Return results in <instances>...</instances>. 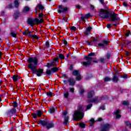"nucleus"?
I'll return each instance as SVG.
<instances>
[{"mask_svg": "<svg viewBox=\"0 0 131 131\" xmlns=\"http://www.w3.org/2000/svg\"><path fill=\"white\" fill-rule=\"evenodd\" d=\"M83 109H84V106L80 105L78 106V110L75 111L73 115L75 120L79 121V120H81L82 118H83Z\"/></svg>", "mask_w": 131, "mask_h": 131, "instance_id": "nucleus-1", "label": "nucleus"}, {"mask_svg": "<svg viewBox=\"0 0 131 131\" xmlns=\"http://www.w3.org/2000/svg\"><path fill=\"white\" fill-rule=\"evenodd\" d=\"M27 62L30 63L28 65V68L31 70L33 67H37L38 59L36 57H29Z\"/></svg>", "mask_w": 131, "mask_h": 131, "instance_id": "nucleus-2", "label": "nucleus"}, {"mask_svg": "<svg viewBox=\"0 0 131 131\" xmlns=\"http://www.w3.org/2000/svg\"><path fill=\"white\" fill-rule=\"evenodd\" d=\"M96 54L95 53H91L89 54H88V56L84 57V59L86 60V61H82L81 63L83 66H84V67H89L91 64H92V59H93V57L92 56H95Z\"/></svg>", "mask_w": 131, "mask_h": 131, "instance_id": "nucleus-3", "label": "nucleus"}, {"mask_svg": "<svg viewBox=\"0 0 131 131\" xmlns=\"http://www.w3.org/2000/svg\"><path fill=\"white\" fill-rule=\"evenodd\" d=\"M99 16L102 19H107L109 17V12L105 9H101L99 12Z\"/></svg>", "mask_w": 131, "mask_h": 131, "instance_id": "nucleus-4", "label": "nucleus"}, {"mask_svg": "<svg viewBox=\"0 0 131 131\" xmlns=\"http://www.w3.org/2000/svg\"><path fill=\"white\" fill-rule=\"evenodd\" d=\"M33 69L31 70L32 73L36 74L37 76H41L43 73V70L42 69H36L37 67H33Z\"/></svg>", "mask_w": 131, "mask_h": 131, "instance_id": "nucleus-5", "label": "nucleus"}, {"mask_svg": "<svg viewBox=\"0 0 131 131\" xmlns=\"http://www.w3.org/2000/svg\"><path fill=\"white\" fill-rule=\"evenodd\" d=\"M111 127V125H110V124H108V123L103 124L101 125L100 131H107L110 129Z\"/></svg>", "mask_w": 131, "mask_h": 131, "instance_id": "nucleus-6", "label": "nucleus"}, {"mask_svg": "<svg viewBox=\"0 0 131 131\" xmlns=\"http://www.w3.org/2000/svg\"><path fill=\"white\" fill-rule=\"evenodd\" d=\"M110 16L111 20H112L113 22H116L120 19L119 17H118V14L115 13H111Z\"/></svg>", "mask_w": 131, "mask_h": 131, "instance_id": "nucleus-7", "label": "nucleus"}, {"mask_svg": "<svg viewBox=\"0 0 131 131\" xmlns=\"http://www.w3.org/2000/svg\"><path fill=\"white\" fill-rule=\"evenodd\" d=\"M68 12V8L64 7L63 5H59L58 12V13H67Z\"/></svg>", "mask_w": 131, "mask_h": 131, "instance_id": "nucleus-8", "label": "nucleus"}, {"mask_svg": "<svg viewBox=\"0 0 131 131\" xmlns=\"http://www.w3.org/2000/svg\"><path fill=\"white\" fill-rule=\"evenodd\" d=\"M58 70V68L54 67L52 68L51 70H47L46 74H47V75H51L52 73H54V72H57Z\"/></svg>", "mask_w": 131, "mask_h": 131, "instance_id": "nucleus-9", "label": "nucleus"}, {"mask_svg": "<svg viewBox=\"0 0 131 131\" xmlns=\"http://www.w3.org/2000/svg\"><path fill=\"white\" fill-rule=\"evenodd\" d=\"M72 75L74 76H77L76 79L77 80H80L81 79V76H80V73L78 70H74L72 73Z\"/></svg>", "mask_w": 131, "mask_h": 131, "instance_id": "nucleus-10", "label": "nucleus"}, {"mask_svg": "<svg viewBox=\"0 0 131 131\" xmlns=\"http://www.w3.org/2000/svg\"><path fill=\"white\" fill-rule=\"evenodd\" d=\"M63 115L64 116V121L63 123L64 125H67L69 123V121H68L69 119V117L66 115H67V112L65 111L63 112Z\"/></svg>", "mask_w": 131, "mask_h": 131, "instance_id": "nucleus-11", "label": "nucleus"}, {"mask_svg": "<svg viewBox=\"0 0 131 131\" xmlns=\"http://www.w3.org/2000/svg\"><path fill=\"white\" fill-rule=\"evenodd\" d=\"M42 115V112L41 111H37L35 112V113L32 114V117L33 118L35 119L36 117H40Z\"/></svg>", "mask_w": 131, "mask_h": 131, "instance_id": "nucleus-12", "label": "nucleus"}, {"mask_svg": "<svg viewBox=\"0 0 131 131\" xmlns=\"http://www.w3.org/2000/svg\"><path fill=\"white\" fill-rule=\"evenodd\" d=\"M108 39H106V40H103L101 43H98L99 47H102V48H105V47H107L108 46Z\"/></svg>", "mask_w": 131, "mask_h": 131, "instance_id": "nucleus-13", "label": "nucleus"}, {"mask_svg": "<svg viewBox=\"0 0 131 131\" xmlns=\"http://www.w3.org/2000/svg\"><path fill=\"white\" fill-rule=\"evenodd\" d=\"M27 22L28 24H29V25H30V26H31V27H33V26H34V19L32 18H29L27 19Z\"/></svg>", "mask_w": 131, "mask_h": 131, "instance_id": "nucleus-14", "label": "nucleus"}, {"mask_svg": "<svg viewBox=\"0 0 131 131\" xmlns=\"http://www.w3.org/2000/svg\"><path fill=\"white\" fill-rule=\"evenodd\" d=\"M118 80H119V75L114 74L112 78V81L113 82H118Z\"/></svg>", "mask_w": 131, "mask_h": 131, "instance_id": "nucleus-15", "label": "nucleus"}, {"mask_svg": "<svg viewBox=\"0 0 131 131\" xmlns=\"http://www.w3.org/2000/svg\"><path fill=\"white\" fill-rule=\"evenodd\" d=\"M16 113V108H13L10 110V111H8L6 112L7 115L10 116V114H15Z\"/></svg>", "mask_w": 131, "mask_h": 131, "instance_id": "nucleus-16", "label": "nucleus"}, {"mask_svg": "<svg viewBox=\"0 0 131 131\" xmlns=\"http://www.w3.org/2000/svg\"><path fill=\"white\" fill-rule=\"evenodd\" d=\"M68 81L69 83V85H70L71 86H74V85H75V81L72 78L69 79L68 80Z\"/></svg>", "mask_w": 131, "mask_h": 131, "instance_id": "nucleus-17", "label": "nucleus"}, {"mask_svg": "<svg viewBox=\"0 0 131 131\" xmlns=\"http://www.w3.org/2000/svg\"><path fill=\"white\" fill-rule=\"evenodd\" d=\"M29 11H30V8H29L28 6H25L22 10V13L24 14H26V13H28Z\"/></svg>", "mask_w": 131, "mask_h": 131, "instance_id": "nucleus-18", "label": "nucleus"}, {"mask_svg": "<svg viewBox=\"0 0 131 131\" xmlns=\"http://www.w3.org/2000/svg\"><path fill=\"white\" fill-rule=\"evenodd\" d=\"M90 17H92V15L90 13H88L84 16L81 17V19L82 21L84 22L85 21V19H88V18H90Z\"/></svg>", "mask_w": 131, "mask_h": 131, "instance_id": "nucleus-19", "label": "nucleus"}, {"mask_svg": "<svg viewBox=\"0 0 131 131\" xmlns=\"http://www.w3.org/2000/svg\"><path fill=\"white\" fill-rule=\"evenodd\" d=\"M20 16V12L19 10L15 11L13 14V18L16 20V19H18V17Z\"/></svg>", "mask_w": 131, "mask_h": 131, "instance_id": "nucleus-20", "label": "nucleus"}, {"mask_svg": "<svg viewBox=\"0 0 131 131\" xmlns=\"http://www.w3.org/2000/svg\"><path fill=\"white\" fill-rule=\"evenodd\" d=\"M52 127H54V124L53 123L48 122L46 125V128H47V129H50V128H52Z\"/></svg>", "mask_w": 131, "mask_h": 131, "instance_id": "nucleus-21", "label": "nucleus"}, {"mask_svg": "<svg viewBox=\"0 0 131 131\" xmlns=\"http://www.w3.org/2000/svg\"><path fill=\"white\" fill-rule=\"evenodd\" d=\"M120 113V110H118L114 112V114L116 115V118H120L121 117V116L119 115Z\"/></svg>", "mask_w": 131, "mask_h": 131, "instance_id": "nucleus-22", "label": "nucleus"}, {"mask_svg": "<svg viewBox=\"0 0 131 131\" xmlns=\"http://www.w3.org/2000/svg\"><path fill=\"white\" fill-rule=\"evenodd\" d=\"M98 102V97H95L93 99L88 101V103H97Z\"/></svg>", "mask_w": 131, "mask_h": 131, "instance_id": "nucleus-23", "label": "nucleus"}, {"mask_svg": "<svg viewBox=\"0 0 131 131\" xmlns=\"http://www.w3.org/2000/svg\"><path fill=\"white\" fill-rule=\"evenodd\" d=\"M95 95V92L94 91H91L88 93V98L89 99H91L93 98Z\"/></svg>", "mask_w": 131, "mask_h": 131, "instance_id": "nucleus-24", "label": "nucleus"}, {"mask_svg": "<svg viewBox=\"0 0 131 131\" xmlns=\"http://www.w3.org/2000/svg\"><path fill=\"white\" fill-rule=\"evenodd\" d=\"M49 121H47V120H40L39 121V123L40 124H42L43 125V126H47V124H48V122Z\"/></svg>", "mask_w": 131, "mask_h": 131, "instance_id": "nucleus-25", "label": "nucleus"}, {"mask_svg": "<svg viewBox=\"0 0 131 131\" xmlns=\"http://www.w3.org/2000/svg\"><path fill=\"white\" fill-rule=\"evenodd\" d=\"M103 80L104 82H108V81H111L112 78L108 76H106L104 77V78L103 79Z\"/></svg>", "mask_w": 131, "mask_h": 131, "instance_id": "nucleus-26", "label": "nucleus"}, {"mask_svg": "<svg viewBox=\"0 0 131 131\" xmlns=\"http://www.w3.org/2000/svg\"><path fill=\"white\" fill-rule=\"evenodd\" d=\"M37 7L39 8V10H41L42 11H43V9H45V7L40 4L38 5Z\"/></svg>", "mask_w": 131, "mask_h": 131, "instance_id": "nucleus-27", "label": "nucleus"}, {"mask_svg": "<svg viewBox=\"0 0 131 131\" xmlns=\"http://www.w3.org/2000/svg\"><path fill=\"white\" fill-rule=\"evenodd\" d=\"M12 106L14 108H17V107H18V103L16 102H13L12 103Z\"/></svg>", "mask_w": 131, "mask_h": 131, "instance_id": "nucleus-28", "label": "nucleus"}, {"mask_svg": "<svg viewBox=\"0 0 131 131\" xmlns=\"http://www.w3.org/2000/svg\"><path fill=\"white\" fill-rule=\"evenodd\" d=\"M34 24H39V19L38 18L34 19Z\"/></svg>", "mask_w": 131, "mask_h": 131, "instance_id": "nucleus-29", "label": "nucleus"}, {"mask_svg": "<svg viewBox=\"0 0 131 131\" xmlns=\"http://www.w3.org/2000/svg\"><path fill=\"white\" fill-rule=\"evenodd\" d=\"M63 96H64V97L66 98V99H67V98H68L69 96V93H68V92H67L66 93H64L63 94Z\"/></svg>", "mask_w": 131, "mask_h": 131, "instance_id": "nucleus-30", "label": "nucleus"}, {"mask_svg": "<svg viewBox=\"0 0 131 131\" xmlns=\"http://www.w3.org/2000/svg\"><path fill=\"white\" fill-rule=\"evenodd\" d=\"M14 6H15V8H18L19 2H18V1H16L14 2Z\"/></svg>", "mask_w": 131, "mask_h": 131, "instance_id": "nucleus-31", "label": "nucleus"}, {"mask_svg": "<svg viewBox=\"0 0 131 131\" xmlns=\"http://www.w3.org/2000/svg\"><path fill=\"white\" fill-rule=\"evenodd\" d=\"M12 79L14 81H17L18 80V76L14 75L12 77Z\"/></svg>", "mask_w": 131, "mask_h": 131, "instance_id": "nucleus-32", "label": "nucleus"}, {"mask_svg": "<svg viewBox=\"0 0 131 131\" xmlns=\"http://www.w3.org/2000/svg\"><path fill=\"white\" fill-rule=\"evenodd\" d=\"M92 41L93 43H98V39L95 37L93 38Z\"/></svg>", "mask_w": 131, "mask_h": 131, "instance_id": "nucleus-33", "label": "nucleus"}, {"mask_svg": "<svg viewBox=\"0 0 131 131\" xmlns=\"http://www.w3.org/2000/svg\"><path fill=\"white\" fill-rule=\"evenodd\" d=\"M79 125L80 127H82V128H84V127H85V124L83 123H80Z\"/></svg>", "mask_w": 131, "mask_h": 131, "instance_id": "nucleus-34", "label": "nucleus"}, {"mask_svg": "<svg viewBox=\"0 0 131 131\" xmlns=\"http://www.w3.org/2000/svg\"><path fill=\"white\" fill-rule=\"evenodd\" d=\"M58 57H59V58H60L62 60L65 59V56H64V55H63V54H60L59 55Z\"/></svg>", "mask_w": 131, "mask_h": 131, "instance_id": "nucleus-35", "label": "nucleus"}, {"mask_svg": "<svg viewBox=\"0 0 131 131\" xmlns=\"http://www.w3.org/2000/svg\"><path fill=\"white\" fill-rule=\"evenodd\" d=\"M125 124H126V125H127V126H128L129 127L131 128L130 122H129V121H126V122H125Z\"/></svg>", "mask_w": 131, "mask_h": 131, "instance_id": "nucleus-36", "label": "nucleus"}, {"mask_svg": "<svg viewBox=\"0 0 131 131\" xmlns=\"http://www.w3.org/2000/svg\"><path fill=\"white\" fill-rule=\"evenodd\" d=\"M56 109L55 107H52L51 108H50V113L52 114V113H54L55 111H56Z\"/></svg>", "mask_w": 131, "mask_h": 131, "instance_id": "nucleus-37", "label": "nucleus"}, {"mask_svg": "<svg viewBox=\"0 0 131 131\" xmlns=\"http://www.w3.org/2000/svg\"><path fill=\"white\" fill-rule=\"evenodd\" d=\"M84 93V89H81L79 91L80 95H83Z\"/></svg>", "mask_w": 131, "mask_h": 131, "instance_id": "nucleus-38", "label": "nucleus"}, {"mask_svg": "<svg viewBox=\"0 0 131 131\" xmlns=\"http://www.w3.org/2000/svg\"><path fill=\"white\" fill-rule=\"evenodd\" d=\"M71 30H72V31L73 32H74V31H75V30H76V27H74V26H72L71 27Z\"/></svg>", "mask_w": 131, "mask_h": 131, "instance_id": "nucleus-39", "label": "nucleus"}, {"mask_svg": "<svg viewBox=\"0 0 131 131\" xmlns=\"http://www.w3.org/2000/svg\"><path fill=\"white\" fill-rule=\"evenodd\" d=\"M105 61V59L103 58H100L99 59V63H103Z\"/></svg>", "mask_w": 131, "mask_h": 131, "instance_id": "nucleus-40", "label": "nucleus"}, {"mask_svg": "<svg viewBox=\"0 0 131 131\" xmlns=\"http://www.w3.org/2000/svg\"><path fill=\"white\" fill-rule=\"evenodd\" d=\"M110 57H111V54H110V52H107L106 54L107 59H110Z\"/></svg>", "mask_w": 131, "mask_h": 131, "instance_id": "nucleus-41", "label": "nucleus"}, {"mask_svg": "<svg viewBox=\"0 0 131 131\" xmlns=\"http://www.w3.org/2000/svg\"><path fill=\"white\" fill-rule=\"evenodd\" d=\"M92 106H93V104H90L86 106V109L87 110H90V108H92Z\"/></svg>", "mask_w": 131, "mask_h": 131, "instance_id": "nucleus-42", "label": "nucleus"}, {"mask_svg": "<svg viewBox=\"0 0 131 131\" xmlns=\"http://www.w3.org/2000/svg\"><path fill=\"white\" fill-rule=\"evenodd\" d=\"M11 35L12 36V37H15V38H16V36H17V35L16 34V33H14V32H12L11 33Z\"/></svg>", "mask_w": 131, "mask_h": 131, "instance_id": "nucleus-43", "label": "nucleus"}, {"mask_svg": "<svg viewBox=\"0 0 131 131\" xmlns=\"http://www.w3.org/2000/svg\"><path fill=\"white\" fill-rule=\"evenodd\" d=\"M129 43H131V42H127V41L125 42V45L126 48H128V45H129Z\"/></svg>", "mask_w": 131, "mask_h": 131, "instance_id": "nucleus-44", "label": "nucleus"}, {"mask_svg": "<svg viewBox=\"0 0 131 131\" xmlns=\"http://www.w3.org/2000/svg\"><path fill=\"white\" fill-rule=\"evenodd\" d=\"M47 95L48 97H52V96H53V94L51 92H47Z\"/></svg>", "mask_w": 131, "mask_h": 131, "instance_id": "nucleus-45", "label": "nucleus"}, {"mask_svg": "<svg viewBox=\"0 0 131 131\" xmlns=\"http://www.w3.org/2000/svg\"><path fill=\"white\" fill-rule=\"evenodd\" d=\"M53 65H54L53 63H48L47 64V67H48V68H50V67H52V66H53Z\"/></svg>", "mask_w": 131, "mask_h": 131, "instance_id": "nucleus-46", "label": "nucleus"}, {"mask_svg": "<svg viewBox=\"0 0 131 131\" xmlns=\"http://www.w3.org/2000/svg\"><path fill=\"white\" fill-rule=\"evenodd\" d=\"M123 105H128V101H123Z\"/></svg>", "mask_w": 131, "mask_h": 131, "instance_id": "nucleus-47", "label": "nucleus"}, {"mask_svg": "<svg viewBox=\"0 0 131 131\" xmlns=\"http://www.w3.org/2000/svg\"><path fill=\"white\" fill-rule=\"evenodd\" d=\"M62 42L65 46H67V41L65 39L62 40Z\"/></svg>", "mask_w": 131, "mask_h": 131, "instance_id": "nucleus-48", "label": "nucleus"}, {"mask_svg": "<svg viewBox=\"0 0 131 131\" xmlns=\"http://www.w3.org/2000/svg\"><path fill=\"white\" fill-rule=\"evenodd\" d=\"M32 38H35V39H37L38 37H37V36L35 35H33L31 36Z\"/></svg>", "mask_w": 131, "mask_h": 131, "instance_id": "nucleus-49", "label": "nucleus"}, {"mask_svg": "<svg viewBox=\"0 0 131 131\" xmlns=\"http://www.w3.org/2000/svg\"><path fill=\"white\" fill-rule=\"evenodd\" d=\"M86 30H87V31H88V32H91V31H92V27H89L87 28Z\"/></svg>", "mask_w": 131, "mask_h": 131, "instance_id": "nucleus-50", "label": "nucleus"}, {"mask_svg": "<svg viewBox=\"0 0 131 131\" xmlns=\"http://www.w3.org/2000/svg\"><path fill=\"white\" fill-rule=\"evenodd\" d=\"M69 90L71 93H74V88H70Z\"/></svg>", "mask_w": 131, "mask_h": 131, "instance_id": "nucleus-51", "label": "nucleus"}, {"mask_svg": "<svg viewBox=\"0 0 131 131\" xmlns=\"http://www.w3.org/2000/svg\"><path fill=\"white\" fill-rule=\"evenodd\" d=\"M28 32V29L26 30L25 31L23 32V34L24 35H26V34H27Z\"/></svg>", "mask_w": 131, "mask_h": 131, "instance_id": "nucleus-52", "label": "nucleus"}, {"mask_svg": "<svg viewBox=\"0 0 131 131\" xmlns=\"http://www.w3.org/2000/svg\"><path fill=\"white\" fill-rule=\"evenodd\" d=\"M45 45L47 48H49V47H50V43L49 42V41H46Z\"/></svg>", "mask_w": 131, "mask_h": 131, "instance_id": "nucleus-53", "label": "nucleus"}, {"mask_svg": "<svg viewBox=\"0 0 131 131\" xmlns=\"http://www.w3.org/2000/svg\"><path fill=\"white\" fill-rule=\"evenodd\" d=\"M8 8V9H12L13 8V5L12 4H9Z\"/></svg>", "mask_w": 131, "mask_h": 131, "instance_id": "nucleus-54", "label": "nucleus"}, {"mask_svg": "<svg viewBox=\"0 0 131 131\" xmlns=\"http://www.w3.org/2000/svg\"><path fill=\"white\" fill-rule=\"evenodd\" d=\"M86 42L88 46H91V45H92V43H93L92 42H90L89 41H86Z\"/></svg>", "mask_w": 131, "mask_h": 131, "instance_id": "nucleus-55", "label": "nucleus"}, {"mask_svg": "<svg viewBox=\"0 0 131 131\" xmlns=\"http://www.w3.org/2000/svg\"><path fill=\"white\" fill-rule=\"evenodd\" d=\"M123 5L124 7H128V5L126 4V2H123Z\"/></svg>", "mask_w": 131, "mask_h": 131, "instance_id": "nucleus-56", "label": "nucleus"}, {"mask_svg": "<svg viewBox=\"0 0 131 131\" xmlns=\"http://www.w3.org/2000/svg\"><path fill=\"white\" fill-rule=\"evenodd\" d=\"M106 27L107 28H111L112 26H111V24H108L107 25H106Z\"/></svg>", "mask_w": 131, "mask_h": 131, "instance_id": "nucleus-57", "label": "nucleus"}, {"mask_svg": "<svg viewBox=\"0 0 131 131\" xmlns=\"http://www.w3.org/2000/svg\"><path fill=\"white\" fill-rule=\"evenodd\" d=\"M125 55H126V56H129L130 53H129V52H127V51H125Z\"/></svg>", "mask_w": 131, "mask_h": 131, "instance_id": "nucleus-58", "label": "nucleus"}, {"mask_svg": "<svg viewBox=\"0 0 131 131\" xmlns=\"http://www.w3.org/2000/svg\"><path fill=\"white\" fill-rule=\"evenodd\" d=\"M43 22V19L41 18L40 20L39 19V23H42Z\"/></svg>", "mask_w": 131, "mask_h": 131, "instance_id": "nucleus-59", "label": "nucleus"}, {"mask_svg": "<svg viewBox=\"0 0 131 131\" xmlns=\"http://www.w3.org/2000/svg\"><path fill=\"white\" fill-rule=\"evenodd\" d=\"M95 122V119H91L90 120V123H93V122Z\"/></svg>", "mask_w": 131, "mask_h": 131, "instance_id": "nucleus-60", "label": "nucleus"}, {"mask_svg": "<svg viewBox=\"0 0 131 131\" xmlns=\"http://www.w3.org/2000/svg\"><path fill=\"white\" fill-rule=\"evenodd\" d=\"M43 16V14L41 13L39 14V18H41Z\"/></svg>", "mask_w": 131, "mask_h": 131, "instance_id": "nucleus-61", "label": "nucleus"}, {"mask_svg": "<svg viewBox=\"0 0 131 131\" xmlns=\"http://www.w3.org/2000/svg\"><path fill=\"white\" fill-rule=\"evenodd\" d=\"M63 82L64 83V84H67L68 83V81L64 80Z\"/></svg>", "mask_w": 131, "mask_h": 131, "instance_id": "nucleus-62", "label": "nucleus"}, {"mask_svg": "<svg viewBox=\"0 0 131 131\" xmlns=\"http://www.w3.org/2000/svg\"><path fill=\"white\" fill-rule=\"evenodd\" d=\"M129 34H130V32H127V33L125 34V35H126V36H129Z\"/></svg>", "mask_w": 131, "mask_h": 131, "instance_id": "nucleus-63", "label": "nucleus"}, {"mask_svg": "<svg viewBox=\"0 0 131 131\" xmlns=\"http://www.w3.org/2000/svg\"><path fill=\"white\" fill-rule=\"evenodd\" d=\"M62 77H63V78H65V77H67V75H66V74H63V75H62Z\"/></svg>", "mask_w": 131, "mask_h": 131, "instance_id": "nucleus-64", "label": "nucleus"}]
</instances>
